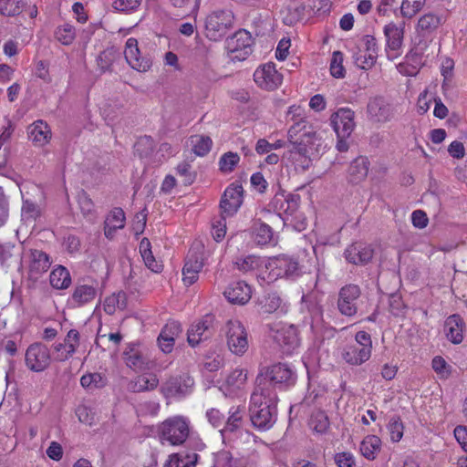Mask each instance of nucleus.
Returning a JSON list of instances; mask_svg holds the SVG:
<instances>
[{
  "mask_svg": "<svg viewBox=\"0 0 467 467\" xmlns=\"http://www.w3.org/2000/svg\"><path fill=\"white\" fill-rule=\"evenodd\" d=\"M39 213L40 212L38 206L35 202L29 200L23 202L22 216H24L26 220L36 219L37 216H39Z\"/></svg>",
  "mask_w": 467,
  "mask_h": 467,
  "instance_id": "nucleus-58",
  "label": "nucleus"
},
{
  "mask_svg": "<svg viewBox=\"0 0 467 467\" xmlns=\"http://www.w3.org/2000/svg\"><path fill=\"white\" fill-rule=\"evenodd\" d=\"M353 57L355 64L359 68L365 70L371 68L377 61V57H375V55L368 54L364 52V50H359L354 55Z\"/></svg>",
  "mask_w": 467,
  "mask_h": 467,
  "instance_id": "nucleus-53",
  "label": "nucleus"
},
{
  "mask_svg": "<svg viewBox=\"0 0 467 467\" xmlns=\"http://www.w3.org/2000/svg\"><path fill=\"white\" fill-rule=\"evenodd\" d=\"M15 250L16 244L14 243H0V264L2 266L10 267L16 262Z\"/></svg>",
  "mask_w": 467,
  "mask_h": 467,
  "instance_id": "nucleus-45",
  "label": "nucleus"
},
{
  "mask_svg": "<svg viewBox=\"0 0 467 467\" xmlns=\"http://www.w3.org/2000/svg\"><path fill=\"white\" fill-rule=\"evenodd\" d=\"M254 80L263 89L275 90L281 85L283 76L274 63H267L254 71Z\"/></svg>",
  "mask_w": 467,
  "mask_h": 467,
  "instance_id": "nucleus-14",
  "label": "nucleus"
},
{
  "mask_svg": "<svg viewBox=\"0 0 467 467\" xmlns=\"http://www.w3.org/2000/svg\"><path fill=\"white\" fill-rule=\"evenodd\" d=\"M384 35L387 40L388 57H390L389 50L397 52L402 47L404 28L394 23H389L384 26Z\"/></svg>",
  "mask_w": 467,
  "mask_h": 467,
  "instance_id": "nucleus-25",
  "label": "nucleus"
},
{
  "mask_svg": "<svg viewBox=\"0 0 467 467\" xmlns=\"http://www.w3.org/2000/svg\"><path fill=\"white\" fill-rule=\"evenodd\" d=\"M214 322V316L207 314L192 323L187 332L189 345L195 348L202 342L210 339L215 333Z\"/></svg>",
  "mask_w": 467,
  "mask_h": 467,
  "instance_id": "nucleus-7",
  "label": "nucleus"
},
{
  "mask_svg": "<svg viewBox=\"0 0 467 467\" xmlns=\"http://www.w3.org/2000/svg\"><path fill=\"white\" fill-rule=\"evenodd\" d=\"M247 379V372L244 369L236 368L232 371L226 379L228 386L240 389L244 385Z\"/></svg>",
  "mask_w": 467,
  "mask_h": 467,
  "instance_id": "nucleus-54",
  "label": "nucleus"
},
{
  "mask_svg": "<svg viewBox=\"0 0 467 467\" xmlns=\"http://www.w3.org/2000/svg\"><path fill=\"white\" fill-rule=\"evenodd\" d=\"M431 367L440 379H448L451 373V367L446 360L441 357L436 356L431 361Z\"/></svg>",
  "mask_w": 467,
  "mask_h": 467,
  "instance_id": "nucleus-50",
  "label": "nucleus"
},
{
  "mask_svg": "<svg viewBox=\"0 0 467 467\" xmlns=\"http://www.w3.org/2000/svg\"><path fill=\"white\" fill-rule=\"evenodd\" d=\"M388 430L389 431L390 440L393 442H398L403 436L404 426L399 416H393L390 418Z\"/></svg>",
  "mask_w": 467,
  "mask_h": 467,
  "instance_id": "nucleus-49",
  "label": "nucleus"
},
{
  "mask_svg": "<svg viewBox=\"0 0 467 467\" xmlns=\"http://www.w3.org/2000/svg\"><path fill=\"white\" fill-rule=\"evenodd\" d=\"M127 306V294L123 291L114 293L104 301V310L107 314L112 315L116 308L125 309Z\"/></svg>",
  "mask_w": 467,
  "mask_h": 467,
  "instance_id": "nucleus-41",
  "label": "nucleus"
},
{
  "mask_svg": "<svg viewBox=\"0 0 467 467\" xmlns=\"http://www.w3.org/2000/svg\"><path fill=\"white\" fill-rule=\"evenodd\" d=\"M300 202V195L289 193L275 194L271 202L273 209L279 213L285 214L286 217L292 216L297 211Z\"/></svg>",
  "mask_w": 467,
  "mask_h": 467,
  "instance_id": "nucleus-21",
  "label": "nucleus"
},
{
  "mask_svg": "<svg viewBox=\"0 0 467 467\" xmlns=\"http://www.w3.org/2000/svg\"><path fill=\"white\" fill-rule=\"evenodd\" d=\"M343 53L335 51L330 62V73L334 78H341L345 77V68L343 67Z\"/></svg>",
  "mask_w": 467,
  "mask_h": 467,
  "instance_id": "nucleus-51",
  "label": "nucleus"
},
{
  "mask_svg": "<svg viewBox=\"0 0 467 467\" xmlns=\"http://www.w3.org/2000/svg\"><path fill=\"white\" fill-rule=\"evenodd\" d=\"M123 356L126 365L131 369L137 371L147 368L148 359L135 344H129Z\"/></svg>",
  "mask_w": 467,
  "mask_h": 467,
  "instance_id": "nucleus-28",
  "label": "nucleus"
},
{
  "mask_svg": "<svg viewBox=\"0 0 467 467\" xmlns=\"http://www.w3.org/2000/svg\"><path fill=\"white\" fill-rule=\"evenodd\" d=\"M331 123L337 137H349L355 127L354 111L347 108L339 109L331 116Z\"/></svg>",
  "mask_w": 467,
  "mask_h": 467,
  "instance_id": "nucleus-17",
  "label": "nucleus"
},
{
  "mask_svg": "<svg viewBox=\"0 0 467 467\" xmlns=\"http://www.w3.org/2000/svg\"><path fill=\"white\" fill-rule=\"evenodd\" d=\"M206 417L209 422L214 427L219 428L223 426L224 415L217 409H211L206 412Z\"/></svg>",
  "mask_w": 467,
  "mask_h": 467,
  "instance_id": "nucleus-63",
  "label": "nucleus"
},
{
  "mask_svg": "<svg viewBox=\"0 0 467 467\" xmlns=\"http://www.w3.org/2000/svg\"><path fill=\"white\" fill-rule=\"evenodd\" d=\"M125 223V213L121 208H114L106 217L104 224L116 225L123 228Z\"/></svg>",
  "mask_w": 467,
  "mask_h": 467,
  "instance_id": "nucleus-55",
  "label": "nucleus"
},
{
  "mask_svg": "<svg viewBox=\"0 0 467 467\" xmlns=\"http://www.w3.org/2000/svg\"><path fill=\"white\" fill-rule=\"evenodd\" d=\"M370 356L368 348L353 343L346 345L341 350V358L350 366H360L368 360Z\"/></svg>",
  "mask_w": 467,
  "mask_h": 467,
  "instance_id": "nucleus-22",
  "label": "nucleus"
},
{
  "mask_svg": "<svg viewBox=\"0 0 467 467\" xmlns=\"http://www.w3.org/2000/svg\"><path fill=\"white\" fill-rule=\"evenodd\" d=\"M265 268L269 271V282L282 277L293 278L300 275L298 261L285 254L269 259Z\"/></svg>",
  "mask_w": 467,
  "mask_h": 467,
  "instance_id": "nucleus-6",
  "label": "nucleus"
},
{
  "mask_svg": "<svg viewBox=\"0 0 467 467\" xmlns=\"http://www.w3.org/2000/svg\"><path fill=\"white\" fill-rule=\"evenodd\" d=\"M277 400H272L254 389L250 398L249 415L253 426L258 430L270 429L276 420Z\"/></svg>",
  "mask_w": 467,
  "mask_h": 467,
  "instance_id": "nucleus-3",
  "label": "nucleus"
},
{
  "mask_svg": "<svg viewBox=\"0 0 467 467\" xmlns=\"http://www.w3.org/2000/svg\"><path fill=\"white\" fill-rule=\"evenodd\" d=\"M54 36L62 45L69 46L76 38V29L70 24H64L55 29Z\"/></svg>",
  "mask_w": 467,
  "mask_h": 467,
  "instance_id": "nucleus-42",
  "label": "nucleus"
},
{
  "mask_svg": "<svg viewBox=\"0 0 467 467\" xmlns=\"http://www.w3.org/2000/svg\"><path fill=\"white\" fill-rule=\"evenodd\" d=\"M182 325L180 322L169 321L161 329V333L173 340L182 333Z\"/></svg>",
  "mask_w": 467,
  "mask_h": 467,
  "instance_id": "nucleus-57",
  "label": "nucleus"
},
{
  "mask_svg": "<svg viewBox=\"0 0 467 467\" xmlns=\"http://www.w3.org/2000/svg\"><path fill=\"white\" fill-rule=\"evenodd\" d=\"M193 151L198 156L206 155L212 148L213 140L208 136H195L192 138Z\"/></svg>",
  "mask_w": 467,
  "mask_h": 467,
  "instance_id": "nucleus-47",
  "label": "nucleus"
},
{
  "mask_svg": "<svg viewBox=\"0 0 467 467\" xmlns=\"http://www.w3.org/2000/svg\"><path fill=\"white\" fill-rule=\"evenodd\" d=\"M234 16L231 11L217 10L207 16L204 24L205 36L211 41L223 39L233 28Z\"/></svg>",
  "mask_w": 467,
  "mask_h": 467,
  "instance_id": "nucleus-4",
  "label": "nucleus"
},
{
  "mask_svg": "<svg viewBox=\"0 0 467 467\" xmlns=\"http://www.w3.org/2000/svg\"><path fill=\"white\" fill-rule=\"evenodd\" d=\"M97 287L92 285L77 284L71 296L72 303L82 306L93 301L97 296Z\"/></svg>",
  "mask_w": 467,
  "mask_h": 467,
  "instance_id": "nucleus-30",
  "label": "nucleus"
},
{
  "mask_svg": "<svg viewBox=\"0 0 467 467\" xmlns=\"http://www.w3.org/2000/svg\"><path fill=\"white\" fill-rule=\"evenodd\" d=\"M253 239L256 244L261 246L275 244L272 228L261 221L254 223Z\"/></svg>",
  "mask_w": 467,
  "mask_h": 467,
  "instance_id": "nucleus-33",
  "label": "nucleus"
},
{
  "mask_svg": "<svg viewBox=\"0 0 467 467\" xmlns=\"http://www.w3.org/2000/svg\"><path fill=\"white\" fill-rule=\"evenodd\" d=\"M253 42L251 34L244 29H240L228 37L225 44L232 59L243 61L253 52Z\"/></svg>",
  "mask_w": 467,
  "mask_h": 467,
  "instance_id": "nucleus-8",
  "label": "nucleus"
},
{
  "mask_svg": "<svg viewBox=\"0 0 467 467\" xmlns=\"http://www.w3.org/2000/svg\"><path fill=\"white\" fill-rule=\"evenodd\" d=\"M301 124V122H296L291 126L288 130V140L291 144L289 159L308 155L310 153V150L307 148V145H305L296 140V137L302 131Z\"/></svg>",
  "mask_w": 467,
  "mask_h": 467,
  "instance_id": "nucleus-29",
  "label": "nucleus"
},
{
  "mask_svg": "<svg viewBox=\"0 0 467 467\" xmlns=\"http://www.w3.org/2000/svg\"><path fill=\"white\" fill-rule=\"evenodd\" d=\"M454 436L462 448L467 452V427L459 425L454 429Z\"/></svg>",
  "mask_w": 467,
  "mask_h": 467,
  "instance_id": "nucleus-64",
  "label": "nucleus"
},
{
  "mask_svg": "<svg viewBox=\"0 0 467 467\" xmlns=\"http://www.w3.org/2000/svg\"><path fill=\"white\" fill-rule=\"evenodd\" d=\"M297 379L296 370L286 363H275L265 367L255 379V389L261 395L272 400H278L277 389L286 390L293 387Z\"/></svg>",
  "mask_w": 467,
  "mask_h": 467,
  "instance_id": "nucleus-1",
  "label": "nucleus"
},
{
  "mask_svg": "<svg viewBox=\"0 0 467 467\" xmlns=\"http://www.w3.org/2000/svg\"><path fill=\"white\" fill-rule=\"evenodd\" d=\"M426 0H403L400 5V13L404 18H412L424 6Z\"/></svg>",
  "mask_w": 467,
  "mask_h": 467,
  "instance_id": "nucleus-44",
  "label": "nucleus"
},
{
  "mask_svg": "<svg viewBox=\"0 0 467 467\" xmlns=\"http://www.w3.org/2000/svg\"><path fill=\"white\" fill-rule=\"evenodd\" d=\"M368 161L366 157H358L348 168V180L352 183H358L363 181L368 172Z\"/></svg>",
  "mask_w": 467,
  "mask_h": 467,
  "instance_id": "nucleus-34",
  "label": "nucleus"
},
{
  "mask_svg": "<svg viewBox=\"0 0 467 467\" xmlns=\"http://www.w3.org/2000/svg\"><path fill=\"white\" fill-rule=\"evenodd\" d=\"M361 45L364 48V52L368 54L375 55V57H378V44L377 39L370 35H365L361 38Z\"/></svg>",
  "mask_w": 467,
  "mask_h": 467,
  "instance_id": "nucleus-59",
  "label": "nucleus"
},
{
  "mask_svg": "<svg viewBox=\"0 0 467 467\" xmlns=\"http://www.w3.org/2000/svg\"><path fill=\"white\" fill-rule=\"evenodd\" d=\"M26 256L28 278L36 282L50 268L52 261L46 252L39 249H29Z\"/></svg>",
  "mask_w": 467,
  "mask_h": 467,
  "instance_id": "nucleus-11",
  "label": "nucleus"
},
{
  "mask_svg": "<svg viewBox=\"0 0 467 467\" xmlns=\"http://www.w3.org/2000/svg\"><path fill=\"white\" fill-rule=\"evenodd\" d=\"M240 161L237 153L228 151L223 154L219 160L220 171L224 173L232 172Z\"/></svg>",
  "mask_w": 467,
  "mask_h": 467,
  "instance_id": "nucleus-46",
  "label": "nucleus"
},
{
  "mask_svg": "<svg viewBox=\"0 0 467 467\" xmlns=\"http://www.w3.org/2000/svg\"><path fill=\"white\" fill-rule=\"evenodd\" d=\"M142 0H114L112 6L114 9L130 13L139 8Z\"/></svg>",
  "mask_w": 467,
  "mask_h": 467,
  "instance_id": "nucleus-56",
  "label": "nucleus"
},
{
  "mask_svg": "<svg viewBox=\"0 0 467 467\" xmlns=\"http://www.w3.org/2000/svg\"><path fill=\"white\" fill-rule=\"evenodd\" d=\"M158 435L161 443L173 446L186 442L193 451H203L205 443L199 437L190 435V421L183 416L168 418L158 426Z\"/></svg>",
  "mask_w": 467,
  "mask_h": 467,
  "instance_id": "nucleus-2",
  "label": "nucleus"
},
{
  "mask_svg": "<svg viewBox=\"0 0 467 467\" xmlns=\"http://www.w3.org/2000/svg\"><path fill=\"white\" fill-rule=\"evenodd\" d=\"M224 297L231 304L245 305L252 297V287L243 281L230 284L223 292Z\"/></svg>",
  "mask_w": 467,
  "mask_h": 467,
  "instance_id": "nucleus-19",
  "label": "nucleus"
},
{
  "mask_svg": "<svg viewBox=\"0 0 467 467\" xmlns=\"http://www.w3.org/2000/svg\"><path fill=\"white\" fill-rule=\"evenodd\" d=\"M361 296L360 287L355 284L342 286L338 292L337 309L345 317H354L358 312V300Z\"/></svg>",
  "mask_w": 467,
  "mask_h": 467,
  "instance_id": "nucleus-10",
  "label": "nucleus"
},
{
  "mask_svg": "<svg viewBox=\"0 0 467 467\" xmlns=\"http://www.w3.org/2000/svg\"><path fill=\"white\" fill-rule=\"evenodd\" d=\"M155 149L154 140L150 136L140 137L134 144V151L140 159L151 156Z\"/></svg>",
  "mask_w": 467,
  "mask_h": 467,
  "instance_id": "nucleus-43",
  "label": "nucleus"
},
{
  "mask_svg": "<svg viewBox=\"0 0 467 467\" xmlns=\"http://www.w3.org/2000/svg\"><path fill=\"white\" fill-rule=\"evenodd\" d=\"M128 64L140 72H145L152 66V60L149 57H141L138 47L137 39L130 37L127 40L124 51Z\"/></svg>",
  "mask_w": 467,
  "mask_h": 467,
  "instance_id": "nucleus-16",
  "label": "nucleus"
},
{
  "mask_svg": "<svg viewBox=\"0 0 467 467\" xmlns=\"http://www.w3.org/2000/svg\"><path fill=\"white\" fill-rule=\"evenodd\" d=\"M203 265V254L200 251V248H191L182 268V280L185 285L190 286L198 280L199 273L202 271Z\"/></svg>",
  "mask_w": 467,
  "mask_h": 467,
  "instance_id": "nucleus-12",
  "label": "nucleus"
},
{
  "mask_svg": "<svg viewBox=\"0 0 467 467\" xmlns=\"http://www.w3.org/2000/svg\"><path fill=\"white\" fill-rule=\"evenodd\" d=\"M76 415L79 421L85 424L91 425L94 416L92 411L85 405H79L76 409Z\"/></svg>",
  "mask_w": 467,
  "mask_h": 467,
  "instance_id": "nucleus-61",
  "label": "nucleus"
},
{
  "mask_svg": "<svg viewBox=\"0 0 467 467\" xmlns=\"http://www.w3.org/2000/svg\"><path fill=\"white\" fill-rule=\"evenodd\" d=\"M282 301L277 292H268L258 299V305L264 313L271 314L280 308Z\"/></svg>",
  "mask_w": 467,
  "mask_h": 467,
  "instance_id": "nucleus-40",
  "label": "nucleus"
},
{
  "mask_svg": "<svg viewBox=\"0 0 467 467\" xmlns=\"http://www.w3.org/2000/svg\"><path fill=\"white\" fill-rule=\"evenodd\" d=\"M159 385V379L155 374L138 376L129 383L128 389L134 393L155 389Z\"/></svg>",
  "mask_w": 467,
  "mask_h": 467,
  "instance_id": "nucleus-32",
  "label": "nucleus"
},
{
  "mask_svg": "<svg viewBox=\"0 0 467 467\" xmlns=\"http://www.w3.org/2000/svg\"><path fill=\"white\" fill-rule=\"evenodd\" d=\"M274 339L279 345L283 353L286 355L292 354L299 347L297 330L294 326L278 329L274 336Z\"/></svg>",
  "mask_w": 467,
  "mask_h": 467,
  "instance_id": "nucleus-20",
  "label": "nucleus"
},
{
  "mask_svg": "<svg viewBox=\"0 0 467 467\" xmlns=\"http://www.w3.org/2000/svg\"><path fill=\"white\" fill-rule=\"evenodd\" d=\"M465 322L458 314L448 317L444 322V332L446 337L452 344L458 345L463 340V330Z\"/></svg>",
  "mask_w": 467,
  "mask_h": 467,
  "instance_id": "nucleus-23",
  "label": "nucleus"
},
{
  "mask_svg": "<svg viewBox=\"0 0 467 467\" xmlns=\"http://www.w3.org/2000/svg\"><path fill=\"white\" fill-rule=\"evenodd\" d=\"M118 54L115 50H113L112 48L106 49L100 52V54L99 55L97 59L98 66L103 72L111 70V66L116 60Z\"/></svg>",
  "mask_w": 467,
  "mask_h": 467,
  "instance_id": "nucleus-48",
  "label": "nucleus"
},
{
  "mask_svg": "<svg viewBox=\"0 0 467 467\" xmlns=\"http://www.w3.org/2000/svg\"><path fill=\"white\" fill-rule=\"evenodd\" d=\"M368 113L373 121L382 123L390 120L393 116L391 106L382 98H375L368 102Z\"/></svg>",
  "mask_w": 467,
  "mask_h": 467,
  "instance_id": "nucleus-24",
  "label": "nucleus"
},
{
  "mask_svg": "<svg viewBox=\"0 0 467 467\" xmlns=\"http://www.w3.org/2000/svg\"><path fill=\"white\" fill-rule=\"evenodd\" d=\"M229 350L239 357L244 355L249 348L248 333L237 319L228 320L223 327Z\"/></svg>",
  "mask_w": 467,
  "mask_h": 467,
  "instance_id": "nucleus-5",
  "label": "nucleus"
},
{
  "mask_svg": "<svg viewBox=\"0 0 467 467\" xmlns=\"http://www.w3.org/2000/svg\"><path fill=\"white\" fill-rule=\"evenodd\" d=\"M244 190L241 184L234 182L230 184L224 191L221 202L220 207L222 213L227 216H233L243 203Z\"/></svg>",
  "mask_w": 467,
  "mask_h": 467,
  "instance_id": "nucleus-15",
  "label": "nucleus"
},
{
  "mask_svg": "<svg viewBox=\"0 0 467 467\" xmlns=\"http://www.w3.org/2000/svg\"><path fill=\"white\" fill-rule=\"evenodd\" d=\"M374 250L370 245L357 242L353 243L344 252L346 260L356 265L368 264L373 257Z\"/></svg>",
  "mask_w": 467,
  "mask_h": 467,
  "instance_id": "nucleus-18",
  "label": "nucleus"
},
{
  "mask_svg": "<svg viewBox=\"0 0 467 467\" xmlns=\"http://www.w3.org/2000/svg\"><path fill=\"white\" fill-rule=\"evenodd\" d=\"M28 136L35 143L42 146L51 139V131L46 122L37 120L28 127Z\"/></svg>",
  "mask_w": 467,
  "mask_h": 467,
  "instance_id": "nucleus-35",
  "label": "nucleus"
},
{
  "mask_svg": "<svg viewBox=\"0 0 467 467\" xmlns=\"http://www.w3.org/2000/svg\"><path fill=\"white\" fill-rule=\"evenodd\" d=\"M243 414V410H241L240 407H232L230 409L229 417L227 418L223 429L220 430L223 437L234 432L242 427Z\"/></svg>",
  "mask_w": 467,
  "mask_h": 467,
  "instance_id": "nucleus-37",
  "label": "nucleus"
},
{
  "mask_svg": "<svg viewBox=\"0 0 467 467\" xmlns=\"http://www.w3.org/2000/svg\"><path fill=\"white\" fill-rule=\"evenodd\" d=\"M50 362L48 348L42 343H34L26 352V364L29 369L40 372L46 369Z\"/></svg>",
  "mask_w": 467,
  "mask_h": 467,
  "instance_id": "nucleus-13",
  "label": "nucleus"
},
{
  "mask_svg": "<svg viewBox=\"0 0 467 467\" xmlns=\"http://www.w3.org/2000/svg\"><path fill=\"white\" fill-rule=\"evenodd\" d=\"M308 425L315 432L324 434L330 427L329 418L326 411L315 410L310 415Z\"/></svg>",
  "mask_w": 467,
  "mask_h": 467,
  "instance_id": "nucleus-38",
  "label": "nucleus"
},
{
  "mask_svg": "<svg viewBox=\"0 0 467 467\" xmlns=\"http://www.w3.org/2000/svg\"><path fill=\"white\" fill-rule=\"evenodd\" d=\"M442 24V18L432 12L421 16L416 26V32L421 36H429Z\"/></svg>",
  "mask_w": 467,
  "mask_h": 467,
  "instance_id": "nucleus-27",
  "label": "nucleus"
},
{
  "mask_svg": "<svg viewBox=\"0 0 467 467\" xmlns=\"http://www.w3.org/2000/svg\"><path fill=\"white\" fill-rule=\"evenodd\" d=\"M381 441L376 435L367 436L360 444V451L368 460H374L380 451Z\"/></svg>",
  "mask_w": 467,
  "mask_h": 467,
  "instance_id": "nucleus-39",
  "label": "nucleus"
},
{
  "mask_svg": "<svg viewBox=\"0 0 467 467\" xmlns=\"http://www.w3.org/2000/svg\"><path fill=\"white\" fill-rule=\"evenodd\" d=\"M266 264L263 257L254 254L239 256L234 261V266L244 274L254 273L263 266H265Z\"/></svg>",
  "mask_w": 467,
  "mask_h": 467,
  "instance_id": "nucleus-31",
  "label": "nucleus"
},
{
  "mask_svg": "<svg viewBox=\"0 0 467 467\" xmlns=\"http://www.w3.org/2000/svg\"><path fill=\"white\" fill-rule=\"evenodd\" d=\"M193 379L188 374L170 377L161 387V392L166 399L183 398L192 392Z\"/></svg>",
  "mask_w": 467,
  "mask_h": 467,
  "instance_id": "nucleus-9",
  "label": "nucleus"
},
{
  "mask_svg": "<svg viewBox=\"0 0 467 467\" xmlns=\"http://www.w3.org/2000/svg\"><path fill=\"white\" fill-rule=\"evenodd\" d=\"M177 174L184 177L185 184H192L195 179V173L191 172V164L187 161H182L176 167Z\"/></svg>",
  "mask_w": 467,
  "mask_h": 467,
  "instance_id": "nucleus-60",
  "label": "nucleus"
},
{
  "mask_svg": "<svg viewBox=\"0 0 467 467\" xmlns=\"http://www.w3.org/2000/svg\"><path fill=\"white\" fill-rule=\"evenodd\" d=\"M49 281L55 289H67L71 285L69 271L63 265H57L50 273Z\"/></svg>",
  "mask_w": 467,
  "mask_h": 467,
  "instance_id": "nucleus-36",
  "label": "nucleus"
},
{
  "mask_svg": "<svg viewBox=\"0 0 467 467\" xmlns=\"http://www.w3.org/2000/svg\"><path fill=\"white\" fill-rule=\"evenodd\" d=\"M197 451L192 449V451L183 450L173 453L170 455L163 467H195L199 460Z\"/></svg>",
  "mask_w": 467,
  "mask_h": 467,
  "instance_id": "nucleus-26",
  "label": "nucleus"
},
{
  "mask_svg": "<svg viewBox=\"0 0 467 467\" xmlns=\"http://www.w3.org/2000/svg\"><path fill=\"white\" fill-rule=\"evenodd\" d=\"M299 122H301V129L302 131L298 134L299 137L296 138L298 141L301 143H304L305 145H307V148L311 150L312 146L315 144V141L317 140V135L315 130H313L310 127L308 130H306V121L301 119Z\"/></svg>",
  "mask_w": 467,
  "mask_h": 467,
  "instance_id": "nucleus-52",
  "label": "nucleus"
},
{
  "mask_svg": "<svg viewBox=\"0 0 467 467\" xmlns=\"http://www.w3.org/2000/svg\"><path fill=\"white\" fill-rule=\"evenodd\" d=\"M335 462L338 467H355V460L350 452L337 453Z\"/></svg>",
  "mask_w": 467,
  "mask_h": 467,
  "instance_id": "nucleus-62",
  "label": "nucleus"
}]
</instances>
